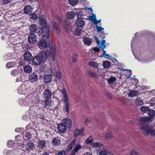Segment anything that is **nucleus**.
I'll use <instances>...</instances> for the list:
<instances>
[{
	"label": "nucleus",
	"instance_id": "1",
	"mask_svg": "<svg viewBox=\"0 0 155 155\" xmlns=\"http://www.w3.org/2000/svg\"><path fill=\"white\" fill-rule=\"evenodd\" d=\"M49 50L41 52L39 55L34 57L32 60V63L36 65H38L42 63L45 62L48 58L50 61L52 62L55 60L56 54V47L54 45L52 44L51 41L48 43Z\"/></svg>",
	"mask_w": 155,
	"mask_h": 155
},
{
	"label": "nucleus",
	"instance_id": "2",
	"mask_svg": "<svg viewBox=\"0 0 155 155\" xmlns=\"http://www.w3.org/2000/svg\"><path fill=\"white\" fill-rule=\"evenodd\" d=\"M137 120L139 124L142 125L140 127V129L144 134L147 136L150 135L155 136L154 129L150 125L146 124L147 122L150 121L149 117H140L137 118Z\"/></svg>",
	"mask_w": 155,
	"mask_h": 155
},
{
	"label": "nucleus",
	"instance_id": "3",
	"mask_svg": "<svg viewBox=\"0 0 155 155\" xmlns=\"http://www.w3.org/2000/svg\"><path fill=\"white\" fill-rule=\"evenodd\" d=\"M50 26L41 28L38 31V36L41 38L46 37L47 39V41L48 43L49 41H51L50 40L49 38L50 36Z\"/></svg>",
	"mask_w": 155,
	"mask_h": 155
},
{
	"label": "nucleus",
	"instance_id": "4",
	"mask_svg": "<svg viewBox=\"0 0 155 155\" xmlns=\"http://www.w3.org/2000/svg\"><path fill=\"white\" fill-rule=\"evenodd\" d=\"M60 91L63 95L61 101H63L65 104L63 110L68 113V95L66 90L65 88H63L62 90H61Z\"/></svg>",
	"mask_w": 155,
	"mask_h": 155
},
{
	"label": "nucleus",
	"instance_id": "5",
	"mask_svg": "<svg viewBox=\"0 0 155 155\" xmlns=\"http://www.w3.org/2000/svg\"><path fill=\"white\" fill-rule=\"evenodd\" d=\"M36 132V130L34 128L31 129V130L28 131H25L22 134L23 138L26 140H29L32 138V135Z\"/></svg>",
	"mask_w": 155,
	"mask_h": 155
},
{
	"label": "nucleus",
	"instance_id": "6",
	"mask_svg": "<svg viewBox=\"0 0 155 155\" xmlns=\"http://www.w3.org/2000/svg\"><path fill=\"white\" fill-rule=\"evenodd\" d=\"M39 21L40 25L43 27L49 26V25L47 24L46 18L44 15H41L39 16Z\"/></svg>",
	"mask_w": 155,
	"mask_h": 155
},
{
	"label": "nucleus",
	"instance_id": "7",
	"mask_svg": "<svg viewBox=\"0 0 155 155\" xmlns=\"http://www.w3.org/2000/svg\"><path fill=\"white\" fill-rule=\"evenodd\" d=\"M37 37L35 34L32 33H30L28 38V41L29 43L33 44L37 41Z\"/></svg>",
	"mask_w": 155,
	"mask_h": 155
},
{
	"label": "nucleus",
	"instance_id": "8",
	"mask_svg": "<svg viewBox=\"0 0 155 155\" xmlns=\"http://www.w3.org/2000/svg\"><path fill=\"white\" fill-rule=\"evenodd\" d=\"M67 127L64 123H61L57 125V128L59 132L62 133H64L66 130V128Z\"/></svg>",
	"mask_w": 155,
	"mask_h": 155
},
{
	"label": "nucleus",
	"instance_id": "9",
	"mask_svg": "<svg viewBox=\"0 0 155 155\" xmlns=\"http://www.w3.org/2000/svg\"><path fill=\"white\" fill-rule=\"evenodd\" d=\"M43 82L44 83L48 84L51 83L52 81V77L50 74L44 75L43 78Z\"/></svg>",
	"mask_w": 155,
	"mask_h": 155
},
{
	"label": "nucleus",
	"instance_id": "10",
	"mask_svg": "<svg viewBox=\"0 0 155 155\" xmlns=\"http://www.w3.org/2000/svg\"><path fill=\"white\" fill-rule=\"evenodd\" d=\"M38 47L41 49L45 48L48 46L47 42L44 39L41 40L37 44Z\"/></svg>",
	"mask_w": 155,
	"mask_h": 155
},
{
	"label": "nucleus",
	"instance_id": "11",
	"mask_svg": "<svg viewBox=\"0 0 155 155\" xmlns=\"http://www.w3.org/2000/svg\"><path fill=\"white\" fill-rule=\"evenodd\" d=\"M29 80L32 83L38 80V76L35 72L31 73L28 76Z\"/></svg>",
	"mask_w": 155,
	"mask_h": 155
},
{
	"label": "nucleus",
	"instance_id": "12",
	"mask_svg": "<svg viewBox=\"0 0 155 155\" xmlns=\"http://www.w3.org/2000/svg\"><path fill=\"white\" fill-rule=\"evenodd\" d=\"M43 95L45 99H50L51 98L52 93L49 89H47L44 90Z\"/></svg>",
	"mask_w": 155,
	"mask_h": 155
},
{
	"label": "nucleus",
	"instance_id": "13",
	"mask_svg": "<svg viewBox=\"0 0 155 155\" xmlns=\"http://www.w3.org/2000/svg\"><path fill=\"white\" fill-rule=\"evenodd\" d=\"M84 127H82L81 129H76L74 132V137L76 138L79 135H83L84 134Z\"/></svg>",
	"mask_w": 155,
	"mask_h": 155
},
{
	"label": "nucleus",
	"instance_id": "14",
	"mask_svg": "<svg viewBox=\"0 0 155 155\" xmlns=\"http://www.w3.org/2000/svg\"><path fill=\"white\" fill-rule=\"evenodd\" d=\"M24 57L25 60L30 61L33 59V56L31 53L28 51H26L24 55Z\"/></svg>",
	"mask_w": 155,
	"mask_h": 155
},
{
	"label": "nucleus",
	"instance_id": "15",
	"mask_svg": "<svg viewBox=\"0 0 155 155\" xmlns=\"http://www.w3.org/2000/svg\"><path fill=\"white\" fill-rule=\"evenodd\" d=\"M32 10L33 8L30 5H26L24 8V11L25 14L29 15L31 13Z\"/></svg>",
	"mask_w": 155,
	"mask_h": 155
},
{
	"label": "nucleus",
	"instance_id": "16",
	"mask_svg": "<svg viewBox=\"0 0 155 155\" xmlns=\"http://www.w3.org/2000/svg\"><path fill=\"white\" fill-rule=\"evenodd\" d=\"M81 146L79 143H77L74 149L71 151L70 155H75V153L80 149Z\"/></svg>",
	"mask_w": 155,
	"mask_h": 155
},
{
	"label": "nucleus",
	"instance_id": "17",
	"mask_svg": "<svg viewBox=\"0 0 155 155\" xmlns=\"http://www.w3.org/2000/svg\"><path fill=\"white\" fill-rule=\"evenodd\" d=\"M26 86L24 85L20 86L18 89V92L20 94H23L26 91Z\"/></svg>",
	"mask_w": 155,
	"mask_h": 155
},
{
	"label": "nucleus",
	"instance_id": "18",
	"mask_svg": "<svg viewBox=\"0 0 155 155\" xmlns=\"http://www.w3.org/2000/svg\"><path fill=\"white\" fill-rule=\"evenodd\" d=\"M35 148L34 144L33 142H30L28 143L26 146V148L27 151H31Z\"/></svg>",
	"mask_w": 155,
	"mask_h": 155
},
{
	"label": "nucleus",
	"instance_id": "19",
	"mask_svg": "<svg viewBox=\"0 0 155 155\" xmlns=\"http://www.w3.org/2000/svg\"><path fill=\"white\" fill-rule=\"evenodd\" d=\"M75 23L78 27L82 28L84 26L85 22L84 20L78 19L76 21Z\"/></svg>",
	"mask_w": 155,
	"mask_h": 155
},
{
	"label": "nucleus",
	"instance_id": "20",
	"mask_svg": "<svg viewBox=\"0 0 155 155\" xmlns=\"http://www.w3.org/2000/svg\"><path fill=\"white\" fill-rule=\"evenodd\" d=\"M51 25L52 27V28L53 29L57 31L58 33L60 32V30L58 24L55 22H52Z\"/></svg>",
	"mask_w": 155,
	"mask_h": 155
},
{
	"label": "nucleus",
	"instance_id": "21",
	"mask_svg": "<svg viewBox=\"0 0 155 155\" xmlns=\"http://www.w3.org/2000/svg\"><path fill=\"white\" fill-rule=\"evenodd\" d=\"M46 143L45 140H39L38 142V146L41 149L44 148L45 147Z\"/></svg>",
	"mask_w": 155,
	"mask_h": 155
},
{
	"label": "nucleus",
	"instance_id": "22",
	"mask_svg": "<svg viewBox=\"0 0 155 155\" xmlns=\"http://www.w3.org/2000/svg\"><path fill=\"white\" fill-rule=\"evenodd\" d=\"M66 18L64 21L63 24L64 28L67 32H68V12L66 14Z\"/></svg>",
	"mask_w": 155,
	"mask_h": 155
},
{
	"label": "nucleus",
	"instance_id": "23",
	"mask_svg": "<svg viewBox=\"0 0 155 155\" xmlns=\"http://www.w3.org/2000/svg\"><path fill=\"white\" fill-rule=\"evenodd\" d=\"M110 152L108 150L104 148L103 150H99L98 155H109Z\"/></svg>",
	"mask_w": 155,
	"mask_h": 155
},
{
	"label": "nucleus",
	"instance_id": "24",
	"mask_svg": "<svg viewBox=\"0 0 155 155\" xmlns=\"http://www.w3.org/2000/svg\"><path fill=\"white\" fill-rule=\"evenodd\" d=\"M83 41L84 43L88 46H90L92 42L91 39L89 37H86L83 38Z\"/></svg>",
	"mask_w": 155,
	"mask_h": 155
},
{
	"label": "nucleus",
	"instance_id": "25",
	"mask_svg": "<svg viewBox=\"0 0 155 155\" xmlns=\"http://www.w3.org/2000/svg\"><path fill=\"white\" fill-rule=\"evenodd\" d=\"M52 143L53 145L57 146L61 143V140L58 137H55L53 139Z\"/></svg>",
	"mask_w": 155,
	"mask_h": 155
},
{
	"label": "nucleus",
	"instance_id": "26",
	"mask_svg": "<svg viewBox=\"0 0 155 155\" xmlns=\"http://www.w3.org/2000/svg\"><path fill=\"white\" fill-rule=\"evenodd\" d=\"M24 71L25 73H30L32 71L31 67L29 65H26L24 67Z\"/></svg>",
	"mask_w": 155,
	"mask_h": 155
},
{
	"label": "nucleus",
	"instance_id": "27",
	"mask_svg": "<svg viewBox=\"0 0 155 155\" xmlns=\"http://www.w3.org/2000/svg\"><path fill=\"white\" fill-rule=\"evenodd\" d=\"M37 29V26L36 25H31L29 27V30L30 31V33H36Z\"/></svg>",
	"mask_w": 155,
	"mask_h": 155
},
{
	"label": "nucleus",
	"instance_id": "28",
	"mask_svg": "<svg viewBox=\"0 0 155 155\" xmlns=\"http://www.w3.org/2000/svg\"><path fill=\"white\" fill-rule=\"evenodd\" d=\"M40 70L41 72L46 73L48 70V68L45 64H42L40 66Z\"/></svg>",
	"mask_w": 155,
	"mask_h": 155
},
{
	"label": "nucleus",
	"instance_id": "29",
	"mask_svg": "<svg viewBox=\"0 0 155 155\" xmlns=\"http://www.w3.org/2000/svg\"><path fill=\"white\" fill-rule=\"evenodd\" d=\"M30 15V18L33 21H35L38 18V15L36 14V12L32 14L31 13Z\"/></svg>",
	"mask_w": 155,
	"mask_h": 155
},
{
	"label": "nucleus",
	"instance_id": "30",
	"mask_svg": "<svg viewBox=\"0 0 155 155\" xmlns=\"http://www.w3.org/2000/svg\"><path fill=\"white\" fill-rule=\"evenodd\" d=\"M49 99H46L44 101L45 106L44 107V108H46V106L50 107L51 106V101L49 100Z\"/></svg>",
	"mask_w": 155,
	"mask_h": 155
},
{
	"label": "nucleus",
	"instance_id": "31",
	"mask_svg": "<svg viewBox=\"0 0 155 155\" xmlns=\"http://www.w3.org/2000/svg\"><path fill=\"white\" fill-rule=\"evenodd\" d=\"M92 144L94 147H99L103 145L102 143L98 142H93Z\"/></svg>",
	"mask_w": 155,
	"mask_h": 155
},
{
	"label": "nucleus",
	"instance_id": "32",
	"mask_svg": "<svg viewBox=\"0 0 155 155\" xmlns=\"http://www.w3.org/2000/svg\"><path fill=\"white\" fill-rule=\"evenodd\" d=\"M89 75L91 77L94 78H98V74L96 73L91 71H89L88 72Z\"/></svg>",
	"mask_w": 155,
	"mask_h": 155
},
{
	"label": "nucleus",
	"instance_id": "33",
	"mask_svg": "<svg viewBox=\"0 0 155 155\" xmlns=\"http://www.w3.org/2000/svg\"><path fill=\"white\" fill-rule=\"evenodd\" d=\"M110 65V62L108 61H104L103 62V65L105 68H108Z\"/></svg>",
	"mask_w": 155,
	"mask_h": 155
},
{
	"label": "nucleus",
	"instance_id": "34",
	"mask_svg": "<svg viewBox=\"0 0 155 155\" xmlns=\"http://www.w3.org/2000/svg\"><path fill=\"white\" fill-rule=\"evenodd\" d=\"M148 114L149 117L150 118L153 117L155 116V110L149 109Z\"/></svg>",
	"mask_w": 155,
	"mask_h": 155
},
{
	"label": "nucleus",
	"instance_id": "35",
	"mask_svg": "<svg viewBox=\"0 0 155 155\" xmlns=\"http://www.w3.org/2000/svg\"><path fill=\"white\" fill-rule=\"evenodd\" d=\"M76 142L75 139L73 140L68 145V151L71 150L73 147L75 146Z\"/></svg>",
	"mask_w": 155,
	"mask_h": 155
},
{
	"label": "nucleus",
	"instance_id": "36",
	"mask_svg": "<svg viewBox=\"0 0 155 155\" xmlns=\"http://www.w3.org/2000/svg\"><path fill=\"white\" fill-rule=\"evenodd\" d=\"M15 63L14 61L9 62L6 64V66L7 68H10L15 66Z\"/></svg>",
	"mask_w": 155,
	"mask_h": 155
},
{
	"label": "nucleus",
	"instance_id": "37",
	"mask_svg": "<svg viewBox=\"0 0 155 155\" xmlns=\"http://www.w3.org/2000/svg\"><path fill=\"white\" fill-rule=\"evenodd\" d=\"M68 19L73 18L75 15L74 12L73 11L68 12Z\"/></svg>",
	"mask_w": 155,
	"mask_h": 155
},
{
	"label": "nucleus",
	"instance_id": "38",
	"mask_svg": "<svg viewBox=\"0 0 155 155\" xmlns=\"http://www.w3.org/2000/svg\"><path fill=\"white\" fill-rule=\"evenodd\" d=\"M129 96L130 97H133L137 95V92L136 91L134 90H131L129 93Z\"/></svg>",
	"mask_w": 155,
	"mask_h": 155
},
{
	"label": "nucleus",
	"instance_id": "39",
	"mask_svg": "<svg viewBox=\"0 0 155 155\" xmlns=\"http://www.w3.org/2000/svg\"><path fill=\"white\" fill-rule=\"evenodd\" d=\"M88 64L91 66L95 68H97L98 66L97 62L94 61H90L89 62Z\"/></svg>",
	"mask_w": 155,
	"mask_h": 155
},
{
	"label": "nucleus",
	"instance_id": "40",
	"mask_svg": "<svg viewBox=\"0 0 155 155\" xmlns=\"http://www.w3.org/2000/svg\"><path fill=\"white\" fill-rule=\"evenodd\" d=\"M116 80V78L115 77H111L108 79L107 82L110 84L113 83Z\"/></svg>",
	"mask_w": 155,
	"mask_h": 155
},
{
	"label": "nucleus",
	"instance_id": "41",
	"mask_svg": "<svg viewBox=\"0 0 155 155\" xmlns=\"http://www.w3.org/2000/svg\"><path fill=\"white\" fill-rule=\"evenodd\" d=\"M93 139L91 136H90L85 140V142L86 143H92Z\"/></svg>",
	"mask_w": 155,
	"mask_h": 155
},
{
	"label": "nucleus",
	"instance_id": "42",
	"mask_svg": "<svg viewBox=\"0 0 155 155\" xmlns=\"http://www.w3.org/2000/svg\"><path fill=\"white\" fill-rule=\"evenodd\" d=\"M78 0H68L69 3L71 5L74 6L77 5L78 3Z\"/></svg>",
	"mask_w": 155,
	"mask_h": 155
},
{
	"label": "nucleus",
	"instance_id": "43",
	"mask_svg": "<svg viewBox=\"0 0 155 155\" xmlns=\"http://www.w3.org/2000/svg\"><path fill=\"white\" fill-rule=\"evenodd\" d=\"M82 29L79 28H76L75 30L74 35H76L79 36L81 34Z\"/></svg>",
	"mask_w": 155,
	"mask_h": 155
},
{
	"label": "nucleus",
	"instance_id": "44",
	"mask_svg": "<svg viewBox=\"0 0 155 155\" xmlns=\"http://www.w3.org/2000/svg\"><path fill=\"white\" fill-rule=\"evenodd\" d=\"M140 110L141 111L144 112H145L147 111H149L150 108L149 107H144L143 106L141 107L140 108Z\"/></svg>",
	"mask_w": 155,
	"mask_h": 155
},
{
	"label": "nucleus",
	"instance_id": "45",
	"mask_svg": "<svg viewBox=\"0 0 155 155\" xmlns=\"http://www.w3.org/2000/svg\"><path fill=\"white\" fill-rule=\"evenodd\" d=\"M78 54L75 53L73 54V56L72 58V60L73 62H76L78 60Z\"/></svg>",
	"mask_w": 155,
	"mask_h": 155
},
{
	"label": "nucleus",
	"instance_id": "46",
	"mask_svg": "<svg viewBox=\"0 0 155 155\" xmlns=\"http://www.w3.org/2000/svg\"><path fill=\"white\" fill-rule=\"evenodd\" d=\"M23 48L25 50L29 51L31 49V46L28 44H25L23 45Z\"/></svg>",
	"mask_w": 155,
	"mask_h": 155
},
{
	"label": "nucleus",
	"instance_id": "47",
	"mask_svg": "<svg viewBox=\"0 0 155 155\" xmlns=\"http://www.w3.org/2000/svg\"><path fill=\"white\" fill-rule=\"evenodd\" d=\"M56 77L58 79L62 77V75L59 70H57L56 73Z\"/></svg>",
	"mask_w": 155,
	"mask_h": 155
},
{
	"label": "nucleus",
	"instance_id": "48",
	"mask_svg": "<svg viewBox=\"0 0 155 155\" xmlns=\"http://www.w3.org/2000/svg\"><path fill=\"white\" fill-rule=\"evenodd\" d=\"M18 71L17 70H13L11 72V75L14 76H17Z\"/></svg>",
	"mask_w": 155,
	"mask_h": 155
},
{
	"label": "nucleus",
	"instance_id": "49",
	"mask_svg": "<svg viewBox=\"0 0 155 155\" xmlns=\"http://www.w3.org/2000/svg\"><path fill=\"white\" fill-rule=\"evenodd\" d=\"M96 28L97 29V31L99 32L101 31L104 30V28L101 26H98L97 25H96Z\"/></svg>",
	"mask_w": 155,
	"mask_h": 155
},
{
	"label": "nucleus",
	"instance_id": "50",
	"mask_svg": "<svg viewBox=\"0 0 155 155\" xmlns=\"http://www.w3.org/2000/svg\"><path fill=\"white\" fill-rule=\"evenodd\" d=\"M14 143V142L12 140H9L8 142L7 145L8 147H12V145Z\"/></svg>",
	"mask_w": 155,
	"mask_h": 155
},
{
	"label": "nucleus",
	"instance_id": "51",
	"mask_svg": "<svg viewBox=\"0 0 155 155\" xmlns=\"http://www.w3.org/2000/svg\"><path fill=\"white\" fill-rule=\"evenodd\" d=\"M130 155H138V154L134 150H131L130 152Z\"/></svg>",
	"mask_w": 155,
	"mask_h": 155
},
{
	"label": "nucleus",
	"instance_id": "52",
	"mask_svg": "<svg viewBox=\"0 0 155 155\" xmlns=\"http://www.w3.org/2000/svg\"><path fill=\"white\" fill-rule=\"evenodd\" d=\"M112 136V134L110 132H108L106 135V137L107 138L111 137Z\"/></svg>",
	"mask_w": 155,
	"mask_h": 155
},
{
	"label": "nucleus",
	"instance_id": "53",
	"mask_svg": "<svg viewBox=\"0 0 155 155\" xmlns=\"http://www.w3.org/2000/svg\"><path fill=\"white\" fill-rule=\"evenodd\" d=\"M2 3L4 4H7L10 2V0H2Z\"/></svg>",
	"mask_w": 155,
	"mask_h": 155
},
{
	"label": "nucleus",
	"instance_id": "54",
	"mask_svg": "<svg viewBox=\"0 0 155 155\" xmlns=\"http://www.w3.org/2000/svg\"><path fill=\"white\" fill-rule=\"evenodd\" d=\"M65 152L64 151H60L58 154V155H65Z\"/></svg>",
	"mask_w": 155,
	"mask_h": 155
},
{
	"label": "nucleus",
	"instance_id": "55",
	"mask_svg": "<svg viewBox=\"0 0 155 155\" xmlns=\"http://www.w3.org/2000/svg\"><path fill=\"white\" fill-rule=\"evenodd\" d=\"M77 16L78 18H81L82 16V12L81 11H79L77 13Z\"/></svg>",
	"mask_w": 155,
	"mask_h": 155
},
{
	"label": "nucleus",
	"instance_id": "56",
	"mask_svg": "<svg viewBox=\"0 0 155 155\" xmlns=\"http://www.w3.org/2000/svg\"><path fill=\"white\" fill-rule=\"evenodd\" d=\"M63 122L62 123H64V124H65V125L66 126V124L68 123V118H66L63 119Z\"/></svg>",
	"mask_w": 155,
	"mask_h": 155
},
{
	"label": "nucleus",
	"instance_id": "57",
	"mask_svg": "<svg viewBox=\"0 0 155 155\" xmlns=\"http://www.w3.org/2000/svg\"><path fill=\"white\" fill-rule=\"evenodd\" d=\"M68 128H70L72 125V121L70 119L68 118Z\"/></svg>",
	"mask_w": 155,
	"mask_h": 155
},
{
	"label": "nucleus",
	"instance_id": "58",
	"mask_svg": "<svg viewBox=\"0 0 155 155\" xmlns=\"http://www.w3.org/2000/svg\"><path fill=\"white\" fill-rule=\"evenodd\" d=\"M30 128L32 129L33 128L31 126V124H28L26 126V129L27 130H28L30 129Z\"/></svg>",
	"mask_w": 155,
	"mask_h": 155
},
{
	"label": "nucleus",
	"instance_id": "59",
	"mask_svg": "<svg viewBox=\"0 0 155 155\" xmlns=\"http://www.w3.org/2000/svg\"><path fill=\"white\" fill-rule=\"evenodd\" d=\"M91 121V119L90 117H88L86 120H85V123H90Z\"/></svg>",
	"mask_w": 155,
	"mask_h": 155
},
{
	"label": "nucleus",
	"instance_id": "60",
	"mask_svg": "<svg viewBox=\"0 0 155 155\" xmlns=\"http://www.w3.org/2000/svg\"><path fill=\"white\" fill-rule=\"evenodd\" d=\"M93 50L95 52H99L100 51V49L97 47H95L94 48Z\"/></svg>",
	"mask_w": 155,
	"mask_h": 155
},
{
	"label": "nucleus",
	"instance_id": "61",
	"mask_svg": "<svg viewBox=\"0 0 155 155\" xmlns=\"http://www.w3.org/2000/svg\"><path fill=\"white\" fill-rule=\"evenodd\" d=\"M94 38L96 40L97 44L98 45L100 44V43L98 38L95 36H94Z\"/></svg>",
	"mask_w": 155,
	"mask_h": 155
},
{
	"label": "nucleus",
	"instance_id": "62",
	"mask_svg": "<svg viewBox=\"0 0 155 155\" xmlns=\"http://www.w3.org/2000/svg\"><path fill=\"white\" fill-rule=\"evenodd\" d=\"M57 19L60 23H61L62 22V19L59 16H58L57 17Z\"/></svg>",
	"mask_w": 155,
	"mask_h": 155
},
{
	"label": "nucleus",
	"instance_id": "63",
	"mask_svg": "<svg viewBox=\"0 0 155 155\" xmlns=\"http://www.w3.org/2000/svg\"><path fill=\"white\" fill-rule=\"evenodd\" d=\"M40 116L39 118L43 120L45 119V117L43 114H41L39 115Z\"/></svg>",
	"mask_w": 155,
	"mask_h": 155
},
{
	"label": "nucleus",
	"instance_id": "64",
	"mask_svg": "<svg viewBox=\"0 0 155 155\" xmlns=\"http://www.w3.org/2000/svg\"><path fill=\"white\" fill-rule=\"evenodd\" d=\"M88 19L89 20H91L93 21H94V19L93 18V17L90 16L88 17Z\"/></svg>",
	"mask_w": 155,
	"mask_h": 155
}]
</instances>
